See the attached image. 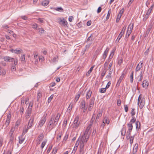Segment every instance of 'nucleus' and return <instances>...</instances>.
<instances>
[{"instance_id": "nucleus-54", "label": "nucleus", "mask_w": 154, "mask_h": 154, "mask_svg": "<svg viewBox=\"0 0 154 154\" xmlns=\"http://www.w3.org/2000/svg\"><path fill=\"white\" fill-rule=\"evenodd\" d=\"M80 94H78L75 97V102H76L78 101V100L79 99L80 97Z\"/></svg>"}, {"instance_id": "nucleus-30", "label": "nucleus", "mask_w": 154, "mask_h": 154, "mask_svg": "<svg viewBox=\"0 0 154 154\" xmlns=\"http://www.w3.org/2000/svg\"><path fill=\"white\" fill-rule=\"evenodd\" d=\"M85 100H82L81 103L80 108L81 109H82L83 108L85 107Z\"/></svg>"}, {"instance_id": "nucleus-9", "label": "nucleus", "mask_w": 154, "mask_h": 154, "mask_svg": "<svg viewBox=\"0 0 154 154\" xmlns=\"http://www.w3.org/2000/svg\"><path fill=\"white\" fill-rule=\"evenodd\" d=\"M4 61L7 62H13L14 60V58L11 57L9 56H7L3 58Z\"/></svg>"}, {"instance_id": "nucleus-6", "label": "nucleus", "mask_w": 154, "mask_h": 154, "mask_svg": "<svg viewBox=\"0 0 154 154\" xmlns=\"http://www.w3.org/2000/svg\"><path fill=\"white\" fill-rule=\"evenodd\" d=\"M133 24H132L131 25V24H130L129 25L126 32V34L128 35V37H129V36L130 35L131 33L133 28Z\"/></svg>"}, {"instance_id": "nucleus-15", "label": "nucleus", "mask_w": 154, "mask_h": 154, "mask_svg": "<svg viewBox=\"0 0 154 154\" xmlns=\"http://www.w3.org/2000/svg\"><path fill=\"white\" fill-rule=\"evenodd\" d=\"M131 134L130 135L128 136V134H127V139H130V143L131 144L133 142V140L134 139V136H130Z\"/></svg>"}, {"instance_id": "nucleus-51", "label": "nucleus", "mask_w": 154, "mask_h": 154, "mask_svg": "<svg viewBox=\"0 0 154 154\" xmlns=\"http://www.w3.org/2000/svg\"><path fill=\"white\" fill-rule=\"evenodd\" d=\"M140 78L138 80V81H140L143 79V74L142 73V71L140 75Z\"/></svg>"}, {"instance_id": "nucleus-49", "label": "nucleus", "mask_w": 154, "mask_h": 154, "mask_svg": "<svg viewBox=\"0 0 154 154\" xmlns=\"http://www.w3.org/2000/svg\"><path fill=\"white\" fill-rule=\"evenodd\" d=\"M29 128L27 127V128L26 129L24 130L22 133V135H24L27 132L28 129Z\"/></svg>"}, {"instance_id": "nucleus-1", "label": "nucleus", "mask_w": 154, "mask_h": 154, "mask_svg": "<svg viewBox=\"0 0 154 154\" xmlns=\"http://www.w3.org/2000/svg\"><path fill=\"white\" fill-rule=\"evenodd\" d=\"M60 116L61 115L60 113H57L56 116L52 115L50 121L56 125L58 122Z\"/></svg>"}, {"instance_id": "nucleus-34", "label": "nucleus", "mask_w": 154, "mask_h": 154, "mask_svg": "<svg viewBox=\"0 0 154 154\" xmlns=\"http://www.w3.org/2000/svg\"><path fill=\"white\" fill-rule=\"evenodd\" d=\"M106 72V69H104L103 70L101 74V76H100V77L101 79H103V77L105 75Z\"/></svg>"}, {"instance_id": "nucleus-50", "label": "nucleus", "mask_w": 154, "mask_h": 154, "mask_svg": "<svg viewBox=\"0 0 154 154\" xmlns=\"http://www.w3.org/2000/svg\"><path fill=\"white\" fill-rule=\"evenodd\" d=\"M110 14H111V11H110V10H109V11L108 12V14H107V15L106 17V19H108L109 18Z\"/></svg>"}, {"instance_id": "nucleus-21", "label": "nucleus", "mask_w": 154, "mask_h": 154, "mask_svg": "<svg viewBox=\"0 0 154 154\" xmlns=\"http://www.w3.org/2000/svg\"><path fill=\"white\" fill-rule=\"evenodd\" d=\"M54 10H55L56 11L59 12H63L64 11V10L61 7L54 8H53Z\"/></svg>"}, {"instance_id": "nucleus-2", "label": "nucleus", "mask_w": 154, "mask_h": 154, "mask_svg": "<svg viewBox=\"0 0 154 154\" xmlns=\"http://www.w3.org/2000/svg\"><path fill=\"white\" fill-rule=\"evenodd\" d=\"M91 128L90 126H88L86 128L84 134L82 137H81V138H84L85 139L88 140L89 138L90 134L89 131Z\"/></svg>"}, {"instance_id": "nucleus-55", "label": "nucleus", "mask_w": 154, "mask_h": 154, "mask_svg": "<svg viewBox=\"0 0 154 154\" xmlns=\"http://www.w3.org/2000/svg\"><path fill=\"white\" fill-rule=\"evenodd\" d=\"M109 62V60L108 62L106 61L105 62V63L104 64V69H106V67H107V66H108V64Z\"/></svg>"}, {"instance_id": "nucleus-27", "label": "nucleus", "mask_w": 154, "mask_h": 154, "mask_svg": "<svg viewBox=\"0 0 154 154\" xmlns=\"http://www.w3.org/2000/svg\"><path fill=\"white\" fill-rule=\"evenodd\" d=\"M94 66H91L90 68V69L88 70V72L86 73V75L87 77H88L89 76L92 70L93 69L94 67Z\"/></svg>"}, {"instance_id": "nucleus-16", "label": "nucleus", "mask_w": 154, "mask_h": 154, "mask_svg": "<svg viewBox=\"0 0 154 154\" xmlns=\"http://www.w3.org/2000/svg\"><path fill=\"white\" fill-rule=\"evenodd\" d=\"M124 76V75L123 73H122L121 76L119 77V80H118L117 83L116 84V86H119L120 85V83L121 82L122 80L123 79Z\"/></svg>"}, {"instance_id": "nucleus-37", "label": "nucleus", "mask_w": 154, "mask_h": 154, "mask_svg": "<svg viewBox=\"0 0 154 154\" xmlns=\"http://www.w3.org/2000/svg\"><path fill=\"white\" fill-rule=\"evenodd\" d=\"M126 130L125 128H123L121 130V134L122 136H124L126 133Z\"/></svg>"}, {"instance_id": "nucleus-7", "label": "nucleus", "mask_w": 154, "mask_h": 154, "mask_svg": "<svg viewBox=\"0 0 154 154\" xmlns=\"http://www.w3.org/2000/svg\"><path fill=\"white\" fill-rule=\"evenodd\" d=\"M56 125L54 124L53 122L50 121L48 125L47 126L49 130L50 131L53 128H54Z\"/></svg>"}, {"instance_id": "nucleus-57", "label": "nucleus", "mask_w": 154, "mask_h": 154, "mask_svg": "<svg viewBox=\"0 0 154 154\" xmlns=\"http://www.w3.org/2000/svg\"><path fill=\"white\" fill-rule=\"evenodd\" d=\"M37 30H39V32H40L41 33H43L44 32V30L42 28H40L38 27V29Z\"/></svg>"}, {"instance_id": "nucleus-32", "label": "nucleus", "mask_w": 154, "mask_h": 154, "mask_svg": "<svg viewBox=\"0 0 154 154\" xmlns=\"http://www.w3.org/2000/svg\"><path fill=\"white\" fill-rule=\"evenodd\" d=\"M109 75H107L106 77L107 78L111 77V74H112L113 71V69H109Z\"/></svg>"}, {"instance_id": "nucleus-60", "label": "nucleus", "mask_w": 154, "mask_h": 154, "mask_svg": "<svg viewBox=\"0 0 154 154\" xmlns=\"http://www.w3.org/2000/svg\"><path fill=\"white\" fill-rule=\"evenodd\" d=\"M93 106L94 105L89 104V106L88 108V111H91Z\"/></svg>"}, {"instance_id": "nucleus-58", "label": "nucleus", "mask_w": 154, "mask_h": 154, "mask_svg": "<svg viewBox=\"0 0 154 154\" xmlns=\"http://www.w3.org/2000/svg\"><path fill=\"white\" fill-rule=\"evenodd\" d=\"M20 112L21 113V114L24 112V107L23 106H20Z\"/></svg>"}, {"instance_id": "nucleus-64", "label": "nucleus", "mask_w": 154, "mask_h": 154, "mask_svg": "<svg viewBox=\"0 0 154 154\" xmlns=\"http://www.w3.org/2000/svg\"><path fill=\"white\" fill-rule=\"evenodd\" d=\"M124 109L126 112H127L128 110V107L127 105H124Z\"/></svg>"}, {"instance_id": "nucleus-22", "label": "nucleus", "mask_w": 154, "mask_h": 154, "mask_svg": "<svg viewBox=\"0 0 154 154\" xmlns=\"http://www.w3.org/2000/svg\"><path fill=\"white\" fill-rule=\"evenodd\" d=\"M92 94V91L90 90H89L87 92L86 94V97L87 99H89L91 96Z\"/></svg>"}, {"instance_id": "nucleus-62", "label": "nucleus", "mask_w": 154, "mask_h": 154, "mask_svg": "<svg viewBox=\"0 0 154 154\" xmlns=\"http://www.w3.org/2000/svg\"><path fill=\"white\" fill-rule=\"evenodd\" d=\"M53 96H54L53 95H52L48 98V103H49L51 102V100L53 98Z\"/></svg>"}, {"instance_id": "nucleus-43", "label": "nucleus", "mask_w": 154, "mask_h": 154, "mask_svg": "<svg viewBox=\"0 0 154 154\" xmlns=\"http://www.w3.org/2000/svg\"><path fill=\"white\" fill-rule=\"evenodd\" d=\"M102 111L101 110L99 111V113L97 114V115L96 117H97V119H99V118L102 115Z\"/></svg>"}, {"instance_id": "nucleus-20", "label": "nucleus", "mask_w": 154, "mask_h": 154, "mask_svg": "<svg viewBox=\"0 0 154 154\" xmlns=\"http://www.w3.org/2000/svg\"><path fill=\"white\" fill-rule=\"evenodd\" d=\"M33 120L34 118L33 117L32 118H31L29 120L27 126V127L29 128H30L32 127L33 122Z\"/></svg>"}, {"instance_id": "nucleus-11", "label": "nucleus", "mask_w": 154, "mask_h": 154, "mask_svg": "<svg viewBox=\"0 0 154 154\" xmlns=\"http://www.w3.org/2000/svg\"><path fill=\"white\" fill-rule=\"evenodd\" d=\"M154 6V4H153L151 6L150 8H149L147 12L146 13V14L145 15V17H146V19H147L148 18V17L150 13H151L152 10Z\"/></svg>"}, {"instance_id": "nucleus-35", "label": "nucleus", "mask_w": 154, "mask_h": 154, "mask_svg": "<svg viewBox=\"0 0 154 154\" xmlns=\"http://www.w3.org/2000/svg\"><path fill=\"white\" fill-rule=\"evenodd\" d=\"M72 103H70L68 108L67 112H70L72 109Z\"/></svg>"}, {"instance_id": "nucleus-12", "label": "nucleus", "mask_w": 154, "mask_h": 154, "mask_svg": "<svg viewBox=\"0 0 154 154\" xmlns=\"http://www.w3.org/2000/svg\"><path fill=\"white\" fill-rule=\"evenodd\" d=\"M46 121V119L45 117L42 118L39 122L38 127H41L44 124Z\"/></svg>"}, {"instance_id": "nucleus-45", "label": "nucleus", "mask_w": 154, "mask_h": 154, "mask_svg": "<svg viewBox=\"0 0 154 154\" xmlns=\"http://www.w3.org/2000/svg\"><path fill=\"white\" fill-rule=\"evenodd\" d=\"M21 61L22 62H24L25 60V55L24 54H23L20 57Z\"/></svg>"}, {"instance_id": "nucleus-10", "label": "nucleus", "mask_w": 154, "mask_h": 154, "mask_svg": "<svg viewBox=\"0 0 154 154\" xmlns=\"http://www.w3.org/2000/svg\"><path fill=\"white\" fill-rule=\"evenodd\" d=\"M31 108L28 107L26 112V119L28 118L31 115L32 112Z\"/></svg>"}, {"instance_id": "nucleus-31", "label": "nucleus", "mask_w": 154, "mask_h": 154, "mask_svg": "<svg viewBox=\"0 0 154 154\" xmlns=\"http://www.w3.org/2000/svg\"><path fill=\"white\" fill-rule=\"evenodd\" d=\"M133 75H134V71H132L130 77V82L131 83H132L133 82Z\"/></svg>"}, {"instance_id": "nucleus-42", "label": "nucleus", "mask_w": 154, "mask_h": 154, "mask_svg": "<svg viewBox=\"0 0 154 154\" xmlns=\"http://www.w3.org/2000/svg\"><path fill=\"white\" fill-rule=\"evenodd\" d=\"M8 32L11 34L14 37H15L16 36V35L11 30H8Z\"/></svg>"}, {"instance_id": "nucleus-36", "label": "nucleus", "mask_w": 154, "mask_h": 154, "mask_svg": "<svg viewBox=\"0 0 154 154\" xmlns=\"http://www.w3.org/2000/svg\"><path fill=\"white\" fill-rule=\"evenodd\" d=\"M61 136H62L61 133H59L58 134V135H57L58 137H57V140H56V141L57 142H58L60 141V140L61 139Z\"/></svg>"}, {"instance_id": "nucleus-14", "label": "nucleus", "mask_w": 154, "mask_h": 154, "mask_svg": "<svg viewBox=\"0 0 154 154\" xmlns=\"http://www.w3.org/2000/svg\"><path fill=\"white\" fill-rule=\"evenodd\" d=\"M10 51L13 53L19 54L22 53L23 50L21 49L17 50V49L14 50L13 49H12L10 50Z\"/></svg>"}, {"instance_id": "nucleus-29", "label": "nucleus", "mask_w": 154, "mask_h": 154, "mask_svg": "<svg viewBox=\"0 0 154 154\" xmlns=\"http://www.w3.org/2000/svg\"><path fill=\"white\" fill-rule=\"evenodd\" d=\"M10 117H9L8 116L7 119L5 122V125H6V127H7L10 122Z\"/></svg>"}, {"instance_id": "nucleus-61", "label": "nucleus", "mask_w": 154, "mask_h": 154, "mask_svg": "<svg viewBox=\"0 0 154 154\" xmlns=\"http://www.w3.org/2000/svg\"><path fill=\"white\" fill-rule=\"evenodd\" d=\"M100 90V92L101 93H104L106 92V89L105 88H101Z\"/></svg>"}, {"instance_id": "nucleus-13", "label": "nucleus", "mask_w": 154, "mask_h": 154, "mask_svg": "<svg viewBox=\"0 0 154 154\" xmlns=\"http://www.w3.org/2000/svg\"><path fill=\"white\" fill-rule=\"evenodd\" d=\"M128 126V131L127 132V134H128V136L130 135L131 132L133 128V126L132 124L128 123L127 124Z\"/></svg>"}, {"instance_id": "nucleus-25", "label": "nucleus", "mask_w": 154, "mask_h": 154, "mask_svg": "<svg viewBox=\"0 0 154 154\" xmlns=\"http://www.w3.org/2000/svg\"><path fill=\"white\" fill-rule=\"evenodd\" d=\"M19 142L21 144L24 142L25 140V138L23 137V136H21L19 137Z\"/></svg>"}, {"instance_id": "nucleus-4", "label": "nucleus", "mask_w": 154, "mask_h": 154, "mask_svg": "<svg viewBox=\"0 0 154 154\" xmlns=\"http://www.w3.org/2000/svg\"><path fill=\"white\" fill-rule=\"evenodd\" d=\"M79 117L77 116L75 118L73 122L72 125L73 127L75 129H77L79 125L80 122H79Z\"/></svg>"}, {"instance_id": "nucleus-46", "label": "nucleus", "mask_w": 154, "mask_h": 154, "mask_svg": "<svg viewBox=\"0 0 154 154\" xmlns=\"http://www.w3.org/2000/svg\"><path fill=\"white\" fill-rule=\"evenodd\" d=\"M58 60V57L57 56L54 57L52 60V61L54 62H55Z\"/></svg>"}, {"instance_id": "nucleus-23", "label": "nucleus", "mask_w": 154, "mask_h": 154, "mask_svg": "<svg viewBox=\"0 0 154 154\" xmlns=\"http://www.w3.org/2000/svg\"><path fill=\"white\" fill-rule=\"evenodd\" d=\"M44 137V135L43 134H41L38 137L37 139V141H41L43 139Z\"/></svg>"}, {"instance_id": "nucleus-41", "label": "nucleus", "mask_w": 154, "mask_h": 154, "mask_svg": "<svg viewBox=\"0 0 154 154\" xmlns=\"http://www.w3.org/2000/svg\"><path fill=\"white\" fill-rule=\"evenodd\" d=\"M142 67V66L141 65H139V64H138L136 68V72H137L139 71L140 69Z\"/></svg>"}, {"instance_id": "nucleus-5", "label": "nucleus", "mask_w": 154, "mask_h": 154, "mask_svg": "<svg viewBox=\"0 0 154 154\" xmlns=\"http://www.w3.org/2000/svg\"><path fill=\"white\" fill-rule=\"evenodd\" d=\"M88 140L85 139L84 138H81L80 144V148L84 149V146L85 144L87 142Z\"/></svg>"}, {"instance_id": "nucleus-19", "label": "nucleus", "mask_w": 154, "mask_h": 154, "mask_svg": "<svg viewBox=\"0 0 154 154\" xmlns=\"http://www.w3.org/2000/svg\"><path fill=\"white\" fill-rule=\"evenodd\" d=\"M143 87L145 88H147L149 85V83L146 80H144L142 84Z\"/></svg>"}, {"instance_id": "nucleus-56", "label": "nucleus", "mask_w": 154, "mask_h": 154, "mask_svg": "<svg viewBox=\"0 0 154 154\" xmlns=\"http://www.w3.org/2000/svg\"><path fill=\"white\" fill-rule=\"evenodd\" d=\"M11 68L12 71H15L16 70V66L14 65L13 64H12Z\"/></svg>"}, {"instance_id": "nucleus-38", "label": "nucleus", "mask_w": 154, "mask_h": 154, "mask_svg": "<svg viewBox=\"0 0 154 154\" xmlns=\"http://www.w3.org/2000/svg\"><path fill=\"white\" fill-rule=\"evenodd\" d=\"M93 35H91L90 36L88 37L87 40V42H91L93 40Z\"/></svg>"}, {"instance_id": "nucleus-24", "label": "nucleus", "mask_w": 154, "mask_h": 154, "mask_svg": "<svg viewBox=\"0 0 154 154\" xmlns=\"http://www.w3.org/2000/svg\"><path fill=\"white\" fill-rule=\"evenodd\" d=\"M103 122H104L105 124L106 123L107 125H108L110 122L109 119H108V118L106 117H105L103 119Z\"/></svg>"}, {"instance_id": "nucleus-48", "label": "nucleus", "mask_w": 154, "mask_h": 154, "mask_svg": "<svg viewBox=\"0 0 154 154\" xmlns=\"http://www.w3.org/2000/svg\"><path fill=\"white\" fill-rule=\"evenodd\" d=\"M138 148V144H136L135 145V146L134 147V149H133V151L134 152H136L137 151V149Z\"/></svg>"}, {"instance_id": "nucleus-53", "label": "nucleus", "mask_w": 154, "mask_h": 154, "mask_svg": "<svg viewBox=\"0 0 154 154\" xmlns=\"http://www.w3.org/2000/svg\"><path fill=\"white\" fill-rule=\"evenodd\" d=\"M5 74L6 72L5 70H0V75H4Z\"/></svg>"}, {"instance_id": "nucleus-63", "label": "nucleus", "mask_w": 154, "mask_h": 154, "mask_svg": "<svg viewBox=\"0 0 154 154\" xmlns=\"http://www.w3.org/2000/svg\"><path fill=\"white\" fill-rule=\"evenodd\" d=\"M32 27L33 28L37 30L38 29V25L37 24L35 23V24L32 25Z\"/></svg>"}, {"instance_id": "nucleus-3", "label": "nucleus", "mask_w": 154, "mask_h": 154, "mask_svg": "<svg viewBox=\"0 0 154 154\" xmlns=\"http://www.w3.org/2000/svg\"><path fill=\"white\" fill-rule=\"evenodd\" d=\"M145 99L144 98H142L140 97V95L138 99L137 103L138 104H139V108L140 109H142L145 104Z\"/></svg>"}, {"instance_id": "nucleus-52", "label": "nucleus", "mask_w": 154, "mask_h": 154, "mask_svg": "<svg viewBox=\"0 0 154 154\" xmlns=\"http://www.w3.org/2000/svg\"><path fill=\"white\" fill-rule=\"evenodd\" d=\"M135 109L133 108L132 109L131 114L132 116H134L135 114Z\"/></svg>"}, {"instance_id": "nucleus-8", "label": "nucleus", "mask_w": 154, "mask_h": 154, "mask_svg": "<svg viewBox=\"0 0 154 154\" xmlns=\"http://www.w3.org/2000/svg\"><path fill=\"white\" fill-rule=\"evenodd\" d=\"M58 23L61 26H67L68 23L66 20H59Z\"/></svg>"}, {"instance_id": "nucleus-17", "label": "nucleus", "mask_w": 154, "mask_h": 154, "mask_svg": "<svg viewBox=\"0 0 154 154\" xmlns=\"http://www.w3.org/2000/svg\"><path fill=\"white\" fill-rule=\"evenodd\" d=\"M109 51V48H107L105 51H104L103 56V60H104L106 58Z\"/></svg>"}, {"instance_id": "nucleus-33", "label": "nucleus", "mask_w": 154, "mask_h": 154, "mask_svg": "<svg viewBox=\"0 0 154 154\" xmlns=\"http://www.w3.org/2000/svg\"><path fill=\"white\" fill-rule=\"evenodd\" d=\"M136 125V129L138 130L140 128V124L139 122L137 121L135 123Z\"/></svg>"}, {"instance_id": "nucleus-28", "label": "nucleus", "mask_w": 154, "mask_h": 154, "mask_svg": "<svg viewBox=\"0 0 154 154\" xmlns=\"http://www.w3.org/2000/svg\"><path fill=\"white\" fill-rule=\"evenodd\" d=\"M81 138V137H79V138H78V140H77V141L76 142V143L75 144L74 147H76L77 148H78V147L79 144V143L80 142Z\"/></svg>"}, {"instance_id": "nucleus-47", "label": "nucleus", "mask_w": 154, "mask_h": 154, "mask_svg": "<svg viewBox=\"0 0 154 154\" xmlns=\"http://www.w3.org/2000/svg\"><path fill=\"white\" fill-rule=\"evenodd\" d=\"M14 62V63L12 64H13L14 65L16 66L18 63V61L17 59H14V60L13 61Z\"/></svg>"}, {"instance_id": "nucleus-39", "label": "nucleus", "mask_w": 154, "mask_h": 154, "mask_svg": "<svg viewBox=\"0 0 154 154\" xmlns=\"http://www.w3.org/2000/svg\"><path fill=\"white\" fill-rule=\"evenodd\" d=\"M94 100H95V99L94 98H91L90 100L89 104L94 105Z\"/></svg>"}, {"instance_id": "nucleus-18", "label": "nucleus", "mask_w": 154, "mask_h": 154, "mask_svg": "<svg viewBox=\"0 0 154 154\" xmlns=\"http://www.w3.org/2000/svg\"><path fill=\"white\" fill-rule=\"evenodd\" d=\"M124 12V9L123 8H122L120 11V12L119 14L117 15L116 19H120Z\"/></svg>"}, {"instance_id": "nucleus-44", "label": "nucleus", "mask_w": 154, "mask_h": 154, "mask_svg": "<svg viewBox=\"0 0 154 154\" xmlns=\"http://www.w3.org/2000/svg\"><path fill=\"white\" fill-rule=\"evenodd\" d=\"M47 142V140H44L42 143L41 145V147L42 149H43L45 145V144Z\"/></svg>"}, {"instance_id": "nucleus-26", "label": "nucleus", "mask_w": 154, "mask_h": 154, "mask_svg": "<svg viewBox=\"0 0 154 154\" xmlns=\"http://www.w3.org/2000/svg\"><path fill=\"white\" fill-rule=\"evenodd\" d=\"M49 1L48 0H44L42 2V5L44 6H47L49 4Z\"/></svg>"}, {"instance_id": "nucleus-40", "label": "nucleus", "mask_w": 154, "mask_h": 154, "mask_svg": "<svg viewBox=\"0 0 154 154\" xmlns=\"http://www.w3.org/2000/svg\"><path fill=\"white\" fill-rule=\"evenodd\" d=\"M126 27L125 28L124 27H123V28L122 29V30H121V32H120L119 35L122 36L124 34L125 30Z\"/></svg>"}, {"instance_id": "nucleus-59", "label": "nucleus", "mask_w": 154, "mask_h": 154, "mask_svg": "<svg viewBox=\"0 0 154 154\" xmlns=\"http://www.w3.org/2000/svg\"><path fill=\"white\" fill-rule=\"evenodd\" d=\"M113 55H114V52H112L110 54V55H109V61L110 60H111V59H112L113 56Z\"/></svg>"}]
</instances>
